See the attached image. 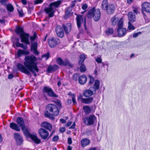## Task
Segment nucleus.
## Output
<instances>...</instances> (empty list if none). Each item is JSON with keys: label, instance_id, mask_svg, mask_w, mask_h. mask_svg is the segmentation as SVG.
<instances>
[{"label": "nucleus", "instance_id": "55", "mask_svg": "<svg viewBox=\"0 0 150 150\" xmlns=\"http://www.w3.org/2000/svg\"><path fill=\"white\" fill-rule=\"evenodd\" d=\"M72 140L71 138L70 137L68 138V143L69 144H72Z\"/></svg>", "mask_w": 150, "mask_h": 150}, {"label": "nucleus", "instance_id": "28", "mask_svg": "<svg viewBox=\"0 0 150 150\" xmlns=\"http://www.w3.org/2000/svg\"><path fill=\"white\" fill-rule=\"evenodd\" d=\"M10 127L12 129L17 131H20V129L18 125L14 122H11L10 124Z\"/></svg>", "mask_w": 150, "mask_h": 150}, {"label": "nucleus", "instance_id": "44", "mask_svg": "<svg viewBox=\"0 0 150 150\" xmlns=\"http://www.w3.org/2000/svg\"><path fill=\"white\" fill-rule=\"evenodd\" d=\"M49 55H50V54L49 52H48L47 53L44 54L42 56V58H44V57L45 58V60H47L49 58Z\"/></svg>", "mask_w": 150, "mask_h": 150}, {"label": "nucleus", "instance_id": "20", "mask_svg": "<svg viewBox=\"0 0 150 150\" xmlns=\"http://www.w3.org/2000/svg\"><path fill=\"white\" fill-rule=\"evenodd\" d=\"M121 19H122V20L123 21L122 18H121L119 19L118 17L116 16H114L110 19V21L112 25L114 26L115 25H117L118 22Z\"/></svg>", "mask_w": 150, "mask_h": 150}, {"label": "nucleus", "instance_id": "58", "mask_svg": "<svg viewBox=\"0 0 150 150\" xmlns=\"http://www.w3.org/2000/svg\"><path fill=\"white\" fill-rule=\"evenodd\" d=\"M97 72H98V69H97V68H96L95 69L94 72L93 73V74L95 75L96 76H97L98 75Z\"/></svg>", "mask_w": 150, "mask_h": 150}, {"label": "nucleus", "instance_id": "57", "mask_svg": "<svg viewBox=\"0 0 150 150\" xmlns=\"http://www.w3.org/2000/svg\"><path fill=\"white\" fill-rule=\"evenodd\" d=\"M18 13L20 17H22L23 16V13L21 11H18Z\"/></svg>", "mask_w": 150, "mask_h": 150}, {"label": "nucleus", "instance_id": "43", "mask_svg": "<svg viewBox=\"0 0 150 150\" xmlns=\"http://www.w3.org/2000/svg\"><path fill=\"white\" fill-rule=\"evenodd\" d=\"M8 1V0H0V3L4 6L6 5Z\"/></svg>", "mask_w": 150, "mask_h": 150}, {"label": "nucleus", "instance_id": "17", "mask_svg": "<svg viewBox=\"0 0 150 150\" xmlns=\"http://www.w3.org/2000/svg\"><path fill=\"white\" fill-rule=\"evenodd\" d=\"M38 45V44L37 42H31V50L33 52V53L35 55H38L39 54V52L37 50Z\"/></svg>", "mask_w": 150, "mask_h": 150}, {"label": "nucleus", "instance_id": "4", "mask_svg": "<svg viewBox=\"0 0 150 150\" xmlns=\"http://www.w3.org/2000/svg\"><path fill=\"white\" fill-rule=\"evenodd\" d=\"M87 17L88 18L93 17L95 21H98L100 17V10L99 9H95V8H92L88 11Z\"/></svg>", "mask_w": 150, "mask_h": 150}, {"label": "nucleus", "instance_id": "1", "mask_svg": "<svg viewBox=\"0 0 150 150\" xmlns=\"http://www.w3.org/2000/svg\"><path fill=\"white\" fill-rule=\"evenodd\" d=\"M23 62L24 65L20 63L17 64L18 69L21 72L29 75L30 72L34 74L35 77L37 76L36 72L39 71L37 66V58L33 55L26 56Z\"/></svg>", "mask_w": 150, "mask_h": 150}, {"label": "nucleus", "instance_id": "62", "mask_svg": "<svg viewBox=\"0 0 150 150\" xmlns=\"http://www.w3.org/2000/svg\"><path fill=\"white\" fill-rule=\"evenodd\" d=\"M60 131L61 132H65V129L64 127H62L60 129Z\"/></svg>", "mask_w": 150, "mask_h": 150}, {"label": "nucleus", "instance_id": "52", "mask_svg": "<svg viewBox=\"0 0 150 150\" xmlns=\"http://www.w3.org/2000/svg\"><path fill=\"white\" fill-rule=\"evenodd\" d=\"M76 2L75 0L71 1V4L70 5L71 6L72 8L73 7H74L75 5V3Z\"/></svg>", "mask_w": 150, "mask_h": 150}, {"label": "nucleus", "instance_id": "23", "mask_svg": "<svg viewBox=\"0 0 150 150\" xmlns=\"http://www.w3.org/2000/svg\"><path fill=\"white\" fill-rule=\"evenodd\" d=\"M87 80V78L85 75L80 76L79 78V83L81 84H85Z\"/></svg>", "mask_w": 150, "mask_h": 150}, {"label": "nucleus", "instance_id": "36", "mask_svg": "<svg viewBox=\"0 0 150 150\" xmlns=\"http://www.w3.org/2000/svg\"><path fill=\"white\" fill-rule=\"evenodd\" d=\"M6 7L7 10L10 12H12L14 10L13 6L10 4H8L6 5Z\"/></svg>", "mask_w": 150, "mask_h": 150}, {"label": "nucleus", "instance_id": "35", "mask_svg": "<svg viewBox=\"0 0 150 150\" xmlns=\"http://www.w3.org/2000/svg\"><path fill=\"white\" fill-rule=\"evenodd\" d=\"M105 33L107 35H112L113 33V30L112 28H108L105 30Z\"/></svg>", "mask_w": 150, "mask_h": 150}, {"label": "nucleus", "instance_id": "38", "mask_svg": "<svg viewBox=\"0 0 150 150\" xmlns=\"http://www.w3.org/2000/svg\"><path fill=\"white\" fill-rule=\"evenodd\" d=\"M62 65L68 66L69 67H72V65L67 59H65L63 62V64Z\"/></svg>", "mask_w": 150, "mask_h": 150}, {"label": "nucleus", "instance_id": "10", "mask_svg": "<svg viewBox=\"0 0 150 150\" xmlns=\"http://www.w3.org/2000/svg\"><path fill=\"white\" fill-rule=\"evenodd\" d=\"M42 91L44 93H47V95L50 97H58V96L56 94L52 88L49 86H44L42 89Z\"/></svg>", "mask_w": 150, "mask_h": 150}, {"label": "nucleus", "instance_id": "40", "mask_svg": "<svg viewBox=\"0 0 150 150\" xmlns=\"http://www.w3.org/2000/svg\"><path fill=\"white\" fill-rule=\"evenodd\" d=\"M57 63L60 65H62L63 64V61L60 57H58L57 59Z\"/></svg>", "mask_w": 150, "mask_h": 150}, {"label": "nucleus", "instance_id": "18", "mask_svg": "<svg viewBox=\"0 0 150 150\" xmlns=\"http://www.w3.org/2000/svg\"><path fill=\"white\" fill-rule=\"evenodd\" d=\"M100 82L99 80H95V83L93 86L91 87L90 89L93 90L94 93H96V90H98L100 87Z\"/></svg>", "mask_w": 150, "mask_h": 150}, {"label": "nucleus", "instance_id": "46", "mask_svg": "<svg viewBox=\"0 0 150 150\" xmlns=\"http://www.w3.org/2000/svg\"><path fill=\"white\" fill-rule=\"evenodd\" d=\"M59 139V137L58 136H55L52 139V141L53 142H56Z\"/></svg>", "mask_w": 150, "mask_h": 150}, {"label": "nucleus", "instance_id": "7", "mask_svg": "<svg viewBox=\"0 0 150 150\" xmlns=\"http://www.w3.org/2000/svg\"><path fill=\"white\" fill-rule=\"evenodd\" d=\"M21 128L24 134L25 135L28 136L35 143L38 144L40 143V140L38 138L37 135L36 134H33L29 133L25 126Z\"/></svg>", "mask_w": 150, "mask_h": 150}, {"label": "nucleus", "instance_id": "63", "mask_svg": "<svg viewBox=\"0 0 150 150\" xmlns=\"http://www.w3.org/2000/svg\"><path fill=\"white\" fill-rule=\"evenodd\" d=\"M21 1L24 5H25L27 4V2L26 0H21Z\"/></svg>", "mask_w": 150, "mask_h": 150}, {"label": "nucleus", "instance_id": "59", "mask_svg": "<svg viewBox=\"0 0 150 150\" xmlns=\"http://www.w3.org/2000/svg\"><path fill=\"white\" fill-rule=\"evenodd\" d=\"M13 77V74H10L8 76V78L10 79H11Z\"/></svg>", "mask_w": 150, "mask_h": 150}, {"label": "nucleus", "instance_id": "9", "mask_svg": "<svg viewBox=\"0 0 150 150\" xmlns=\"http://www.w3.org/2000/svg\"><path fill=\"white\" fill-rule=\"evenodd\" d=\"M96 120V118L95 116L94 115H92L84 118L83 121L85 125H91L93 124Z\"/></svg>", "mask_w": 150, "mask_h": 150}, {"label": "nucleus", "instance_id": "37", "mask_svg": "<svg viewBox=\"0 0 150 150\" xmlns=\"http://www.w3.org/2000/svg\"><path fill=\"white\" fill-rule=\"evenodd\" d=\"M44 116L48 118L50 120H53L54 119V117H53L51 114L48 112H45L44 113Z\"/></svg>", "mask_w": 150, "mask_h": 150}, {"label": "nucleus", "instance_id": "41", "mask_svg": "<svg viewBox=\"0 0 150 150\" xmlns=\"http://www.w3.org/2000/svg\"><path fill=\"white\" fill-rule=\"evenodd\" d=\"M88 77L90 79L88 84L91 85L93 82L94 80V78L92 77L91 76H89Z\"/></svg>", "mask_w": 150, "mask_h": 150}, {"label": "nucleus", "instance_id": "31", "mask_svg": "<svg viewBox=\"0 0 150 150\" xmlns=\"http://www.w3.org/2000/svg\"><path fill=\"white\" fill-rule=\"evenodd\" d=\"M83 109L84 110L85 113L86 114L89 113L91 111V110L89 106L88 105H85L83 107Z\"/></svg>", "mask_w": 150, "mask_h": 150}, {"label": "nucleus", "instance_id": "25", "mask_svg": "<svg viewBox=\"0 0 150 150\" xmlns=\"http://www.w3.org/2000/svg\"><path fill=\"white\" fill-rule=\"evenodd\" d=\"M58 68V67L56 65H54L52 66H49L47 69V72L49 73H50L53 71L54 72L57 70Z\"/></svg>", "mask_w": 150, "mask_h": 150}, {"label": "nucleus", "instance_id": "19", "mask_svg": "<svg viewBox=\"0 0 150 150\" xmlns=\"http://www.w3.org/2000/svg\"><path fill=\"white\" fill-rule=\"evenodd\" d=\"M62 27L66 34H68L71 30V24L70 23H67L65 24H63Z\"/></svg>", "mask_w": 150, "mask_h": 150}, {"label": "nucleus", "instance_id": "51", "mask_svg": "<svg viewBox=\"0 0 150 150\" xmlns=\"http://www.w3.org/2000/svg\"><path fill=\"white\" fill-rule=\"evenodd\" d=\"M96 62L98 63H100L102 62V59L100 57H98L96 59Z\"/></svg>", "mask_w": 150, "mask_h": 150}, {"label": "nucleus", "instance_id": "47", "mask_svg": "<svg viewBox=\"0 0 150 150\" xmlns=\"http://www.w3.org/2000/svg\"><path fill=\"white\" fill-rule=\"evenodd\" d=\"M78 76V75L77 74H74L73 76V79L75 81H76L77 80Z\"/></svg>", "mask_w": 150, "mask_h": 150}, {"label": "nucleus", "instance_id": "32", "mask_svg": "<svg viewBox=\"0 0 150 150\" xmlns=\"http://www.w3.org/2000/svg\"><path fill=\"white\" fill-rule=\"evenodd\" d=\"M72 8L71 7H69L67 8L65 12V14L66 15L69 16H71L73 14V13L71 12Z\"/></svg>", "mask_w": 150, "mask_h": 150}, {"label": "nucleus", "instance_id": "64", "mask_svg": "<svg viewBox=\"0 0 150 150\" xmlns=\"http://www.w3.org/2000/svg\"><path fill=\"white\" fill-rule=\"evenodd\" d=\"M60 120V122L62 123H65L66 122L65 120L63 119H61Z\"/></svg>", "mask_w": 150, "mask_h": 150}, {"label": "nucleus", "instance_id": "22", "mask_svg": "<svg viewBox=\"0 0 150 150\" xmlns=\"http://www.w3.org/2000/svg\"><path fill=\"white\" fill-rule=\"evenodd\" d=\"M41 126L49 131H51L52 129V125L47 122H43L41 124Z\"/></svg>", "mask_w": 150, "mask_h": 150}, {"label": "nucleus", "instance_id": "24", "mask_svg": "<svg viewBox=\"0 0 150 150\" xmlns=\"http://www.w3.org/2000/svg\"><path fill=\"white\" fill-rule=\"evenodd\" d=\"M129 22L133 23L135 21L136 18L135 15L132 12H129L128 14Z\"/></svg>", "mask_w": 150, "mask_h": 150}, {"label": "nucleus", "instance_id": "54", "mask_svg": "<svg viewBox=\"0 0 150 150\" xmlns=\"http://www.w3.org/2000/svg\"><path fill=\"white\" fill-rule=\"evenodd\" d=\"M20 46V47L23 48L24 50L26 49L27 48V47L26 45H24L22 43H21V45Z\"/></svg>", "mask_w": 150, "mask_h": 150}, {"label": "nucleus", "instance_id": "33", "mask_svg": "<svg viewBox=\"0 0 150 150\" xmlns=\"http://www.w3.org/2000/svg\"><path fill=\"white\" fill-rule=\"evenodd\" d=\"M80 60L79 62V64H81L83 63L84 60L86 59V57L85 55L83 54H81L80 56Z\"/></svg>", "mask_w": 150, "mask_h": 150}, {"label": "nucleus", "instance_id": "21", "mask_svg": "<svg viewBox=\"0 0 150 150\" xmlns=\"http://www.w3.org/2000/svg\"><path fill=\"white\" fill-rule=\"evenodd\" d=\"M95 94L94 93L93 90L90 89V88L89 89H87L84 91L83 93V95L85 97H89L91 96L93 94Z\"/></svg>", "mask_w": 150, "mask_h": 150}, {"label": "nucleus", "instance_id": "30", "mask_svg": "<svg viewBox=\"0 0 150 150\" xmlns=\"http://www.w3.org/2000/svg\"><path fill=\"white\" fill-rule=\"evenodd\" d=\"M29 54V52L27 51H23L21 50H19L17 52V56L20 57L23 54Z\"/></svg>", "mask_w": 150, "mask_h": 150}, {"label": "nucleus", "instance_id": "45", "mask_svg": "<svg viewBox=\"0 0 150 150\" xmlns=\"http://www.w3.org/2000/svg\"><path fill=\"white\" fill-rule=\"evenodd\" d=\"M36 35L34 34L33 36H31L30 37V40L31 42H32L34 41L35 39L36 38Z\"/></svg>", "mask_w": 150, "mask_h": 150}, {"label": "nucleus", "instance_id": "8", "mask_svg": "<svg viewBox=\"0 0 150 150\" xmlns=\"http://www.w3.org/2000/svg\"><path fill=\"white\" fill-rule=\"evenodd\" d=\"M77 26L79 28L81 27V24H83L85 30H87L86 25V18L82 15H77L76 17Z\"/></svg>", "mask_w": 150, "mask_h": 150}, {"label": "nucleus", "instance_id": "16", "mask_svg": "<svg viewBox=\"0 0 150 150\" xmlns=\"http://www.w3.org/2000/svg\"><path fill=\"white\" fill-rule=\"evenodd\" d=\"M13 136L17 145H20L23 143V138L18 133H14Z\"/></svg>", "mask_w": 150, "mask_h": 150}, {"label": "nucleus", "instance_id": "60", "mask_svg": "<svg viewBox=\"0 0 150 150\" xmlns=\"http://www.w3.org/2000/svg\"><path fill=\"white\" fill-rule=\"evenodd\" d=\"M75 123L74 122L73 125L71 126V127L70 128V129H74L75 128Z\"/></svg>", "mask_w": 150, "mask_h": 150}, {"label": "nucleus", "instance_id": "49", "mask_svg": "<svg viewBox=\"0 0 150 150\" xmlns=\"http://www.w3.org/2000/svg\"><path fill=\"white\" fill-rule=\"evenodd\" d=\"M55 103L57 104L58 107H59L60 108L61 106V105L60 101L59 100H57L55 101Z\"/></svg>", "mask_w": 150, "mask_h": 150}, {"label": "nucleus", "instance_id": "5", "mask_svg": "<svg viewBox=\"0 0 150 150\" xmlns=\"http://www.w3.org/2000/svg\"><path fill=\"white\" fill-rule=\"evenodd\" d=\"M47 111L52 115L57 116L59 113V110L57 106L55 105L50 104L48 105L46 107Z\"/></svg>", "mask_w": 150, "mask_h": 150}, {"label": "nucleus", "instance_id": "61", "mask_svg": "<svg viewBox=\"0 0 150 150\" xmlns=\"http://www.w3.org/2000/svg\"><path fill=\"white\" fill-rule=\"evenodd\" d=\"M83 98V96H82L81 95H79V96H78V100H79L80 99H81V102H82V99H83V98Z\"/></svg>", "mask_w": 150, "mask_h": 150}, {"label": "nucleus", "instance_id": "12", "mask_svg": "<svg viewBox=\"0 0 150 150\" xmlns=\"http://www.w3.org/2000/svg\"><path fill=\"white\" fill-rule=\"evenodd\" d=\"M38 132L41 138L44 139H46L49 135L48 132L43 128L40 129Z\"/></svg>", "mask_w": 150, "mask_h": 150}, {"label": "nucleus", "instance_id": "13", "mask_svg": "<svg viewBox=\"0 0 150 150\" xmlns=\"http://www.w3.org/2000/svg\"><path fill=\"white\" fill-rule=\"evenodd\" d=\"M44 11L48 15L49 17H52L54 16L53 8L51 6L49 5L48 7L45 8Z\"/></svg>", "mask_w": 150, "mask_h": 150}, {"label": "nucleus", "instance_id": "29", "mask_svg": "<svg viewBox=\"0 0 150 150\" xmlns=\"http://www.w3.org/2000/svg\"><path fill=\"white\" fill-rule=\"evenodd\" d=\"M93 100V98L92 97L87 98H83L82 99V103L86 104H88L92 102Z\"/></svg>", "mask_w": 150, "mask_h": 150}, {"label": "nucleus", "instance_id": "6", "mask_svg": "<svg viewBox=\"0 0 150 150\" xmlns=\"http://www.w3.org/2000/svg\"><path fill=\"white\" fill-rule=\"evenodd\" d=\"M123 21L121 19L118 22L117 25L118 35L120 37L124 36L126 33V29L123 28Z\"/></svg>", "mask_w": 150, "mask_h": 150}, {"label": "nucleus", "instance_id": "27", "mask_svg": "<svg viewBox=\"0 0 150 150\" xmlns=\"http://www.w3.org/2000/svg\"><path fill=\"white\" fill-rule=\"evenodd\" d=\"M81 145L82 147H84L89 144L90 140L86 138L82 139L81 141Z\"/></svg>", "mask_w": 150, "mask_h": 150}, {"label": "nucleus", "instance_id": "42", "mask_svg": "<svg viewBox=\"0 0 150 150\" xmlns=\"http://www.w3.org/2000/svg\"><path fill=\"white\" fill-rule=\"evenodd\" d=\"M128 23V28L129 30H134V27L132 25V24L131 23V22H129Z\"/></svg>", "mask_w": 150, "mask_h": 150}, {"label": "nucleus", "instance_id": "50", "mask_svg": "<svg viewBox=\"0 0 150 150\" xmlns=\"http://www.w3.org/2000/svg\"><path fill=\"white\" fill-rule=\"evenodd\" d=\"M43 1V0H35L34 1V4H35L42 3Z\"/></svg>", "mask_w": 150, "mask_h": 150}, {"label": "nucleus", "instance_id": "53", "mask_svg": "<svg viewBox=\"0 0 150 150\" xmlns=\"http://www.w3.org/2000/svg\"><path fill=\"white\" fill-rule=\"evenodd\" d=\"M88 7V6L87 4H84L82 6V8L83 10L86 9Z\"/></svg>", "mask_w": 150, "mask_h": 150}, {"label": "nucleus", "instance_id": "34", "mask_svg": "<svg viewBox=\"0 0 150 150\" xmlns=\"http://www.w3.org/2000/svg\"><path fill=\"white\" fill-rule=\"evenodd\" d=\"M61 3V1L60 0L58 1H54L50 3V6L52 7L53 6H54L56 7H57Z\"/></svg>", "mask_w": 150, "mask_h": 150}, {"label": "nucleus", "instance_id": "39", "mask_svg": "<svg viewBox=\"0 0 150 150\" xmlns=\"http://www.w3.org/2000/svg\"><path fill=\"white\" fill-rule=\"evenodd\" d=\"M81 65L80 68V71L81 72H84L86 70V68L85 65L83 64H81Z\"/></svg>", "mask_w": 150, "mask_h": 150}, {"label": "nucleus", "instance_id": "2", "mask_svg": "<svg viewBox=\"0 0 150 150\" xmlns=\"http://www.w3.org/2000/svg\"><path fill=\"white\" fill-rule=\"evenodd\" d=\"M16 32L17 34L20 35L21 42H24L26 44H30L29 35L28 34L24 33L23 29L22 27H17L16 29Z\"/></svg>", "mask_w": 150, "mask_h": 150}, {"label": "nucleus", "instance_id": "56", "mask_svg": "<svg viewBox=\"0 0 150 150\" xmlns=\"http://www.w3.org/2000/svg\"><path fill=\"white\" fill-rule=\"evenodd\" d=\"M139 34H141V33L139 32L138 33H134L133 35V37L134 38H135L137 37L138 35Z\"/></svg>", "mask_w": 150, "mask_h": 150}, {"label": "nucleus", "instance_id": "48", "mask_svg": "<svg viewBox=\"0 0 150 150\" xmlns=\"http://www.w3.org/2000/svg\"><path fill=\"white\" fill-rule=\"evenodd\" d=\"M72 101L74 105L76 104L75 96L73 94L72 97Z\"/></svg>", "mask_w": 150, "mask_h": 150}, {"label": "nucleus", "instance_id": "26", "mask_svg": "<svg viewBox=\"0 0 150 150\" xmlns=\"http://www.w3.org/2000/svg\"><path fill=\"white\" fill-rule=\"evenodd\" d=\"M17 122L18 125L21 128L25 126L23 119L21 117H18L17 119Z\"/></svg>", "mask_w": 150, "mask_h": 150}, {"label": "nucleus", "instance_id": "3", "mask_svg": "<svg viewBox=\"0 0 150 150\" xmlns=\"http://www.w3.org/2000/svg\"><path fill=\"white\" fill-rule=\"evenodd\" d=\"M101 8L106 11L107 14H111L114 13L115 6L112 4H109L107 0H103L102 2Z\"/></svg>", "mask_w": 150, "mask_h": 150}, {"label": "nucleus", "instance_id": "11", "mask_svg": "<svg viewBox=\"0 0 150 150\" xmlns=\"http://www.w3.org/2000/svg\"><path fill=\"white\" fill-rule=\"evenodd\" d=\"M142 13L144 15H145L144 11L147 13H150V3L145 2L142 5Z\"/></svg>", "mask_w": 150, "mask_h": 150}, {"label": "nucleus", "instance_id": "15", "mask_svg": "<svg viewBox=\"0 0 150 150\" xmlns=\"http://www.w3.org/2000/svg\"><path fill=\"white\" fill-rule=\"evenodd\" d=\"M58 39L54 37L50 38L48 40V44L50 46L53 48L56 46L58 43Z\"/></svg>", "mask_w": 150, "mask_h": 150}, {"label": "nucleus", "instance_id": "14", "mask_svg": "<svg viewBox=\"0 0 150 150\" xmlns=\"http://www.w3.org/2000/svg\"><path fill=\"white\" fill-rule=\"evenodd\" d=\"M55 31L58 37L60 38H63L64 36V33L61 27L57 26L55 28Z\"/></svg>", "mask_w": 150, "mask_h": 150}]
</instances>
